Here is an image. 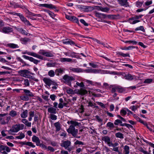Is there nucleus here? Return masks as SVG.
I'll return each instance as SVG.
<instances>
[{"label":"nucleus","mask_w":154,"mask_h":154,"mask_svg":"<svg viewBox=\"0 0 154 154\" xmlns=\"http://www.w3.org/2000/svg\"><path fill=\"white\" fill-rule=\"evenodd\" d=\"M24 125L23 124H16L13 126L12 128L8 131L10 134L13 135V132H17L20 130H22L24 127Z\"/></svg>","instance_id":"f257e3e1"},{"label":"nucleus","mask_w":154,"mask_h":154,"mask_svg":"<svg viewBox=\"0 0 154 154\" xmlns=\"http://www.w3.org/2000/svg\"><path fill=\"white\" fill-rule=\"evenodd\" d=\"M67 131L74 137H76L78 133V130L72 126H70L69 128L67 130Z\"/></svg>","instance_id":"f03ea898"},{"label":"nucleus","mask_w":154,"mask_h":154,"mask_svg":"<svg viewBox=\"0 0 154 154\" xmlns=\"http://www.w3.org/2000/svg\"><path fill=\"white\" fill-rule=\"evenodd\" d=\"M63 79L65 83L67 84L68 85L70 86L71 85V82L72 81L74 80L75 78L74 77L69 76L67 75H66L63 76Z\"/></svg>","instance_id":"7ed1b4c3"},{"label":"nucleus","mask_w":154,"mask_h":154,"mask_svg":"<svg viewBox=\"0 0 154 154\" xmlns=\"http://www.w3.org/2000/svg\"><path fill=\"white\" fill-rule=\"evenodd\" d=\"M40 54L42 55L48 57H52L54 56V54L52 53V51H47L43 50H40L38 52Z\"/></svg>","instance_id":"20e7f679"},{"label":"nucleus","mask_w":154,"mask_h":154,"mask_svg":"<svg viewBox=\"0 0 154 154\" xmlns=\"http://www.w3.org/2000/svg\"><path fill=\"white\" fill-rule=\"evenodd\" d=\"M18 73L22 76L23 77L29 78L30 75L28 74L30 73V71L27 69L21 70L18 71Z\"/></svg>","instance_id":"39448f33"},{"label":"nucleus","mask_w":154,"mask_h":154,"mask_svg":"<svg viewBox=\"0 0 154 154\" xmlns=\"http://www.w3.org/2000/svg\"><path fill=\"white\" fill-rule=\"evenodd\" d=\"M22 54H26L28 55L32 56L33 57L37 58L39 59H40L42 60H45V58H44V57L42 56L39 54H37L34 52H24L22 53Z\"/></svg>","instance_id":"423d86ee"},{"label":"nucleus","mask_w":154,"mask_h":154,"mask_svg":"<svg viewBox=\"0 0 154 154\" xmlns=\"http://www.w3.org/2000/svg\"><path fill=\"white\" fill-rule=\"evenodd\" d=\"M43 81L47 85L50 86L51 85H57V83L55 82L52 81L49 78H44L43 79Z\"/></svg>","instance_id":"0eeeda50"},{"label":"nucleus","mask_w":154,"mask_h":154,"mask_svg":"<svg viewBox=\"0 0 154 154\" xmlns=\"http://www.w3.org/2000/svg\"><path fill=\"white\" fill-rule=\"evenodd\" d=\"M0 31L6 34H8L12 32L13 29L11 27L4 26L2 29H0Z\"/></svg>","instance_id":"6e6552de"},{"label":"nucleus","mask_w":154,"mask_h":154,"mask_svg":"<svg viewBox=\"0 0 154 154\" xmlns=\"http://www.w3.org/2000/svg\"><path fill=\"white\" fill-rule=\"evenodd\" d=\"M23 57L25 59L29 60L30 61L33 62L34 64L37 65L40 62V60L35 59L32 57H30L25 55L23 56Z\"/></svg>","instance_id":"1a4fd4ad"},{"label":"nucleus","mask_w":154,"mask_h":154,"mask_svg":"<svg viewBox=\"0 0 154 154\" xmlns=\"http://www.w3.org/2000/svg\"><path fill=\"white\" fill-rule=\"evenodd\" d=\"M66 17L67 19L71 21H72L74 22H75L78 24H79L78 19L74 16L71 15H66Z\"/></svg>","instance_id":"9d476101"},{"label":"nucleus","mask_w":154,"mask_h":154,"mask_svg":"<svg viewBox=\"0 0 154 154\" xmlns=\"http://www.w3.org/2000/svg\"><path fill=\"white\" fill-rule=\"evenodd\" d=\"M102 140L105 142V143L107 144L109 146L112 142L110 137L108 136H105L102 137Z\"/></svg>","instance_id":"9b49d317"},{"label":"nucleus","mask_w":154,"mask_h":154,"mask_svg":"<svg viewBox=\"0 0 154 154\" xmlns=\"http://www.w3.org/2000/svg\"><path fill=\"white\" fill-rule=\"evenodd\" d=\"M71 143L70 141H63L61 144V146L64 147L65 149H67L71 145Z\"/></svg>","instance_id":"f8f14e48"},{"label":"nucleus","mask_w":154,"mask_h":154,"mask_svg":"<svg viewBox=\"0 0 154 154\" xmlns=\"http://www.w3.org/2000/svg\"><path fill=\"white\" fill-rule=\"evenodd\" d=\"M62 41L64 44L66 45H74L77 46L74 42L69 39H64Z\"/></svg>","instance_id":"ddd939ff"},{"label":"nucleus","mask_w":154,"mask_h":154,"mask_svg":"<svg viewBox=\"0 0 154 154\" xmlns=\"http://www.w3.org/2000/svg\"><path fill=\"white\" fill-rule=\"evenodd\" d=\"M85 82L87 83L88 84H90L91 85L93 86H96V85H98V86H100L101 85V84L100 83H98L96 82H93L92 81L85 79Z\"/></svg>","instance_id":"4468645a"},{"label":"nucleus","mask_w":154,"mask_h":154,"mask_svg":"<svg viewBox=\"0 0 154 154\" xmlns=\"http://www.w3.org/2000/svg\"><path fill=\"white\" fill-rule=\"evenodd\" d=\"M21 90H23L25 95L28 97H33L34 95L29 90L26 89H21Z\"/></svg>","instance_id":"2eb2a0df"},{"label":"nucleus","mask_w":154,"mask_h":154,"mask_svg":"<svg viewBox=\"0 0 154 154\" xmlns=\"http://www.w3.org/2000/svg\"><path fill=\"white\" fill-rule=\"evenodd\" d=\"M69 69L70 71L75 72L79 73L83 72V69L81 68L70 67Z\"/></svg>","instance_id":"dca6fc26"},{"label":"nucleus","mask_w":154,"mask_h":154,"mask_svg":"<svg viewBox=\"0 0 154 154\" xmlns=\"http://www.w3.org/2000/svg\"><path fill=\"white\" fill-rule=\"evenodd\" d=\"M128 22L131 24H135L140 22V21L138 20H136L134 16L129 19Z\"/></svg>","instance_id":"f3484780"},{"label":"nucleus","mask_w":154,"mask_h":154,"mask_svg":"<svg viewBox=\"0 0 154 154\" xmlns=\"http://www.w3.org/2000/svg\"><path fill=\"white\" fill-rule=\"evenodd\" d=\"M124 78L127 80H131L135 78V76L133 75H132L130 74H128L125 75L124 76Z\"/></svg>","instance_id":"a211bd4d"},{"label":"nucleus","mask_w":154,"mask_h":154,"mask_svg":"<svg viewBox=\"0 0 154 154\" xmlns=\"http://www.w3.org/2000/svg\"><path fill=\"white\" fill-rule=\"evenodd\" d=\"M60 61L62 63L65 62L72 63L73 62V61L72 59L66 58H60Z\"/></svg>","instance_id":"6ab92c4d"},{"label":"nucleus","mask_w":154,"mask_h":154,"mask_svg":"<svg viewBox=\"0 0 154 154\" xmlns=\"http://www.w3.org/2000/svg\"><path fill=\"white\" fill-rule=\"evenodd\" d=\"M42 6L43 7L47 8L50 9H56V7L52 5V4H44L42 5Z\"/></svg>","instance_id":"aec40b11"},{"label":"nucleus","mask_w":154,"mask_h":154,"mask_svg":"<svg viewBox=\"0 0 154 154\" xmlns=\"http://www.w3.org/2000/svg\"><path fill=\"white\" fill-rule=\"evenodd\" d=\"M6 115V114H0V123L1 125H4L5 124L3 123L5 121V117L3 118V117Z\"/></svg>","instance_id":"412c9836"},{"label":"nucleus","mask_w":154,"mask_h":154,"mask_svg":"<svg viewBox=\"0 0 154 154\" xmlns=\"http://www.w3.org/2000/svg\"><path fill=\"white\" fill-rule=\"evenodd\" d=\"M119 4L122 6L127 7L128 5V0H118Z\"/></svg>","instance_id":"4be33fe9"},{"label":"nucleus","mask_w":154,"mask_h":154,"mask_svg":"<svg viewBox=\"0 0 154 154\" xmlns=\"http://www.w3.org/2000/svg\"><path fill=\"white\" fill-rule=\"evenodd\" d=\"M48 112L51 114H56L57 112L56 109L54 107H50L48 109Z\"/></svg>","instance_id":"5701e85b"},{"label":"nucleus","mask_w":154,"mask_h":154,"mask_svg":"<svg viewBox=\"0 0 154 154\" xmlns=\"http://www.w3.org/2000/svg\"><path fill=\"white\" fill-rule=\"evenodd\" d=\"M85 72L88 73H97L99 72V70L97 69H88L85 70Z\"/></svg>","instance_id":"b1692460"},{"label":"nucleus","mask_w":154,"mask_h":154,"mask_svg":"<svg viewBox=\"0 0 154 154\" xmlns=\"http://www.w3.org/2000/svg\"><path fill=\"white\" fill-rule=\"evenodd\" d=\"M116 90L120 93H122L125 91V89L122 87L120 86H117Z\"/></svg>","instance_id":"393cba45"},{"label":"nucleus","mask_w":154,"mask_h":154,"mask_svg":"<svg viewBox=\"0 0 154 154\" xmlns=\"http://www.w3.org/2000/svg\"><path fill=\"white\" fill-rule=\"evenodd\" d=\"M54 126L56 128V131H59L61 129V125L60 123L58 122H57L54 123Z\"/></svg>","instance_id":"a878e982"},{"label":"nucleus","mask_w":154,"mask_h":154,"mask_svg":"<svg viewBox=\"0 0 154 154\" xmlns=\"http://www.w3.org/2000/svg\"><path fill=\"white\" fill-rule=\"evenodd\" d=\"M23 110V112L20 114V116L21 118H25L27 116L28 111L27 109Z\"/></svg>","instance_id":"bb28decb"},{"label":"nucleus","mask_w":154,"mask_h":154,"mask_svg":"<svg viewBox=\"0 0 154 154\" xmlns=\"http://www.w3.org/2000/svg\"><path fill=\"white\" fill-rule=\"evenodd\" d=\"M22 122L24 124L27 126L29 127L31 126V123L28 122L26 119H23L22 120Z\"/></svg>","instance_id":"cd10ccee"},{"label":"nucleus","mask_w":154,"mask_h":154,"mask_svg":"<svg viewBox=\"0 0 154 154\" xmlns=\"http://www.w3.org/2000/svg\"><path fill=\"white\" fill-rule=\"evenodd\" d=\"M7 45L8 47L12 48H16L19 47L17 45L14 43L8 44Z\"/></svg>","instance_id":"c85d7f7f"},{"label":"nucleus","mask_w":154,"mask_h":154,"mask_svg":"<svg viewBox=\"0 0 154 154\" xmlns=\"http://www.w3.org/2000/svg\"><path fill=\"white\" fill-rule=\"evenodd\" d=\"M64 72L63 69H56L55 70V73L57 75H59L60 74H61Z\"/></svg>","instance_id":"c756f323"},{"label":"nucleus","mask_w":154,"mask_h":154,"mask_svg":"<svg viewBox=\"0 0 154 154\" xmlns=\"http://www.w3.org/2000/svg\"><path fill=\"white\" fill-rule=\"evenodd\" d=\"M98 9L102 11L105 12H108L109 10V9L107 7L103 8L101 6H99Z\"/></svg>","instance_id":"7c9ffc66"},{"label":"nucleus","mask_w":154,"mask_h":154,"mask_svg":"<svg viewBox=\"0 0 154 154\" xmlns=\"http://www.w3.org/2000/svg\"><path fill=\"white\" fill-rule=\"evenodd\" d=\"M115 135L117 138H119L121 139H123L124 138L123 134L120 132L116 133Z\"/></svg>","instance_id":"2f4dec72"},{"label":"nucleus","mask_w":154,"mask_h":154,"mask_svg":"<svg viewBox=\"0 0 154 154\" xmlns=\"http://www.w3.org/2000/svg\"><path fill=\"white\" fill-rule=\"evenodd\" d=\"M79 94L81 95H85L88 93V91L87 90L81 89L79 91Z\"/></svg>","instance_id":"473e14b6"},{"label":"nucleus","mask_w":154,"mask_h":154,"mask_svg":"<svg viewBox=\"0 0 154 154\" xmlns=\"http://www.w3.org/2000/svg\"><path fill=\"white\" fill-rule=\"evenodd\" d=\"M106 127H109L111 130L115 127V126L113 123L109 122L106 124Z\"/></svg>","instance_id":"72a5a7b5"},{"label":"nucleus","mask_w":154,"mask_h":154,"mask_svg":"<svg viewBox=\"0 0 154 154\" xmlns=\"http://www.w3.org/2000/svg\"><path fill=\"white\" fill-rule=\"evenodd\" d=\"M58 64L56 63H48L46 64V66L48 67H52L56 66Z\"/></svg>","instance_id":"f704fd0d"},{"label":"nucleus","mask_w":154,"mask_h":154,"mask_svg":"<svg viewBox=\"0 0 154 154\" xmlns=\"http://www.w3.org/2000/svg\"><path fill=\"white\" fill-rule=\"evenodd\" d=\"M124 152H125V154H128L129 153V146L125 145L124 146Z\"/></svg>","instance_id":"c9c22d12"},{"label":"nucleus","mask_w":154,"mask_h":154,"mask_svg":"<svg viewBox=\"0 0 154 154\" xmlns=\"http://www.w3.org/2000/svg\"><path fill=\"white\" fill-rule=\"evenodd\" d=\"M17 15L19 16L21 21L23 22H25L26 20V19L25 17L23 15L21 14H17Z\"/></svg>","instance_id":"e433bc0d"},{"label":"nucleus","mask_w":154,"mask_h":154,"mask_svg":"<svg viewBox=\"0 0 154 154\" xmlns=\"http://www.w3.org/2000/svg\"><path fill=\"white\" fill-rule=\"evenodd\" d=\"M70 124L72 125L70 126H72L74 127H75V126L79 125V124L78 122H77L74 121L72 120H71L70 121Z\"/></svg>","instance_id":"4c0bfd02"},{"label":"nucleus","mask_w":154,"mask_h":154,"mask_svg":"<svg viewBox=\"0 0 154 154\" xmlns=\"http://www.w3.org/2000/svg\"><path fill=\"white\" fill-rule=\"evenodd\" d=\"M9 115L11 117H14L17 116V112L14 110H12L10 112Z\"/></svg>","instance_id":"58836bf2"},{"label":"nucleus","mask_w":154,"mask_h":154,"mask_svg":"<svg viewBox=\"0 0 154 154\" xmlns=\"http://www.w3.org/2000/svg\"><path fill=\"white\" fill-rule=\"evenodd\" d=\"M76 84L77 85H75L74 86V87H75L76 88L78 86H79L82 88H83L85 86V85L84 84V83L83 82H81V83H79L78 82H76Z\"/></svg>","instance_id":"ea45409f"},{"label":"nucleus","mask_w":154,"mask_h":154,"mask_svg":"<svg viewBox=\"0 0 154 154\" xmlns=\"http://www.w3.org/2000/svg\"><path fill=\"white\" fill-rule=\"evenodd\" d=\"M25 137V135L22 132H21L20 134V135L19 136H16L15 137V138L19 139H21L24 138Z\"/></svg>","instance_id":"a19ab883"},{"label":"nucleus","mask_w":154,"mask_h":154,"mask_svg":"<svg viewBox=\"0 0 154 154\" xmlns=\"http://www.w3.org/2000/svg\"><path fill=\"white\" fill-rule=\"evenodd\" d=\"M136 48L137 49L138 48L137 47H135L134 46H130L128 47H125L124 48H123L122 49V50H130L131 49H132L133 48Z\"/></svg>","instance_id":"79ce46f5"},{"label":"nucleus","mask_w":154,"mask_h":154,"mask_svg":"<svg viewBox=\"0 0 154 154\" xmlns=\"http://www.w3.org/2000/svg\"><path fill=\"white\" fill-rule=\"evenodd\" d=\"M19 31L20 32L23 34H24L26 35H28V32L25 30L23 29L22 28L20 29Z\"/></svg>","instance_id":"37998d69"},{"label":"nucleus","mask_w":154,"mask_h":154,"mask_svg":"<svg viewBox=\"0 0 154 154\" xmlns=\"http://www.w3.org/2000/svg\"><path fill=\"white\" fill-rule=\"evenodd\" d=\"M48 75L51 77H53L55 75V72L54 70H51L48 72Z\"/></svg>","instance_id":"c03bdc74"},{"label":"nucleus","mask_w":154,"mask_h":154,"mask_svg":"<svg viewBox=\"0 0 154 154\" xmlns=\"http://www.w3.org/2000/svg\"><path fill=\"white\" fill-rule=\"evenodd\" d=\"M135 31H138L140 30L143 32H145V30L144 29L143 27L142 26H140L139 27L136 28L135 29Z\"/></svg>","instance_id":"a18cd8bd"},{"label":"nucleus","mask_w":154,"mask_h":154,"mask_svg":"<svg viewBox=\"0 0 154 154\" xmlns=\"http://www.w3.org/2000/svg\"><path fill=\"white\" fill-rule=\"evenodd\" d=\"M119 54L123 57H130V56L129 55V54L128 53H126V54H124L123 53L121 52H119Z\"/></svg>","instance_id":"49530a36"},{"label":"nucleus","mask_w":154,"mask_h":154,"mask_svg":"<svg viewBox=\"0 0 154 154\" xmlns=\"http://www.w3.org/2000/svg\"><path fill=\"white\" fill-rule=\"evenodd\" d=\"M20 98L21 100L24 101H28L29 99V97L26 95L20 96Z\"/></svg>","instance_id":"de8ad7c7"},{"label":"nucleus","mask_w":154,"mask_h":154,"mask_svg":"<svg viewBox=\"0 0 154 154\" xmlns=\"http://www.w3.org/2000/svg\"><path fill=\"white\" fill-rule=\"evenodd\" d=\"M25 144L26 145H28L33 148H34L35 147V146L31 142H26Z\"/></svg>","instance_id":"09e8293b"},{"label":"nucleus","mask_w":154,"mask_h":154,"mask_svg":"<svg viewBox=\"0 0 154 154\" xmlns=\"http://www.w3.org/2000/svg\"><path fill=\"white\" fill-rule=\"evenodd\" d=\"M107 18L110 19H114L116 18V16L113 15H107Z\"/></svg>","instance_id":"8fccbe9b"},{"label":"nucleus","mask_w":154,"mask_h":154,"mask_svg":"<svg viewBox=\"0 0 154 154\" xmlns=\"http://www.w3.org/2000/svg\"><path fill=\"white\" fill-rule=\"evenodd\" d=\"M50 119L52 120H56L57 119V116L54 114H50Z\"/></svg>","instance_id":"3c124183"},{"label":"nucleus","mask_w":154,"mask_h":154,"mask_svg":"<svg viewBox=\"0 0 154 154\" xmlns=\"http://www.w3.org/2000/svg\"><path fill=\"white\" fill-rule=\"evenodd\" d=\"M39 140H40L39 138L37 137L35 135H34L32 138V141L34 142H35Z\"/></svg>","instance_id":"603ef678"},{"label":"nucleus","mask_w":154,"mask_h":154,"mask_svg":"<svg viewBox=\"0 0 154 154\" xmlns=\"http://www.w3.org/2000/svg\"><path fill=\"white\" fill-rule=\"evenodd\" d=\"M122 123V122L121 120L117 119L115 120L114 122V124L116 125H117Z\"/></svg>","instance_id":"864d4df0"},{"label":"nucleus","mask_w":154,"mask_h":154,"mask_svg":"<svg viewBox=\"0 0 154 154\" xmlns=\"http://www.w3.org/2000/svg\"><path fill=\"white\" fill-rule=\"evenodd\" d=\"M23 84L26 86H28L29 85V81L28 79H26L24 80Z\"/></svg>","instance_id":"5fc2aeb1"},{"label":"nucleus","mask_w":154,"mask_h":154,"mask_svg":"<svg viewBox=\"0 0 154 154\" xmlns=\"http://www.w3.org/2000/svg\"><path fill=\"white\" fill-rule=\"evenodd\" d=\"M11 117L9 116L5 118V121L3 123L5 124V125L6 124H8L9 121L11 120Z\"/></svg>","instance_id":"6e6d98bb"},{"label":"nucleus","mask_w":154,"mask_h":154,"mask_svg":"<svg viewBox=\"0 0 154 154\" xmlns=\"http://www.w3.org/2000/svg\"><path fill=\"white\" fill-rule=\"evenodd\" d=\"M21 41L24 42L26 43L29 41L30 39L28 38H22L21 39Z\"/></svg>","instance_id":"4d7b16f0"},{"label":"nucleus","mask_w":154,"mask_h":154,"mask_svg":"<svg viewBox=\"0 0 154 154\" xmlns=\"http://www.w3.org/2000/svg\"><path fill=\"white\" fill-rule=\"evenodd\" d=\"M76 53H75L74 52H71L70 53V54L69 56L71 57H72L77 58L78 57V56L77 55H76Z\"/></svg>","instance_id":"13d9d810"},{"label":"nucleus","mask_w":154,"mask_h":154,"mask_svg":"<svg viewBox=\"0 0 154 154\" xmlns=\"http://www.w3.org/2000/svg\"><path fill=\"white\" fill-rule=\"evenodd\" d=\"M125 43H132L134 45H135L136 44L137 42L135 41H126L125 42Z\"/></svg>","instance_id":"bf43d9fd"},{"label":"nucleus","mask_w":154,"mask_h":154,"mask_svg":"<svg viewBox=\"0 0 154 154\" xmlns=\"http://www.w3.org/2000/svg\"><path fill=\"white\" fill-rule=\"evenodd\" d=\"M153 81L152 79H148L145 80L144 81V83H151Z\"/></svg>","instance_id":"052dcab7"},{"label":"nucleus","mask_w":154,"mask_h":154,"mask_svg":"<svg viewBox=\"0 0 154 154\" xmlns=\"http://www.w3.org/2000/svg\"><path fill=\"white\" fill-rule=\"evenodd\" d=\"M119 145V143L117 142H116L114 143H112V142L111 143L110 145H109V147L112 146L113 147H116Z\"/></svg>","instance_id":"680f3d73"},{"label":"nucleus","mask_w":154,"mask_h":154,"mask_svg":"<svg viewBox=\"0 0 154 154\" xmlns=\"http://www.w3.org/2000/svg\"><path fill=\"white\" fill-rule=\"evenodd\" d=\"M75 145H84V144L83 142L79 141L78 140H77L75 143Z\"/></svg>","instance_id":"e2e57ef3"},{"label":"nucleus","mask_w":154,"mask_h":154,"mask_svg":"<svg viewBox=\"0 0 154 154\" xmlns=\"http://www.w3.org/2000/svg\"><path fill=\"white\" fill-rule=\"evenodd\" d=\"M87 103L88 104V106H91L93 107L95 105V103H93L91 101H87Z\"/></svg>","instance_id":"0e129e2a"},{"label":"nucleus","mask_w":154,"mask_h":154,"mask_svg":"<svg viewBox=\"0 0 154 154\" xmlns=\"http://www.w3.org/2000/svg\"><path fill=\"white\" fill-rule=\"evenodd\" d=\"M137 106L134 105L131 106L130 109L132 111H135L137 109Z\"/></svg>","instance_id":"69168bd1"},{"label":"nucleus","mask_w":154,"mask_h":154,"mask_svg":"<svg viewBox=\"0 0 154 154\" xmlns=\"http://www.w3.org/2000/svg\"><path fill=\"white\" fill-rule=\"evenodd\" d=\"M143 3V2H136V5L137 7H140L142 6Z\"/></svg>","instance_id":"338daca9"},{"label":"nucleus","mask_w":154,"mask_h":154,"mask_svg":"<svg viewBox=\"0 0 154 154\" xmlns=\"http://www.w3.org/2000/svg\"><path fill=\"white\" fill-rule=\"evenodd\" d=\"M56 97V96L54 94L51 95L50 96V98L53 101H54L55 100Z\"/></svg>","instance_id":"774afa93"}]
</instances>
